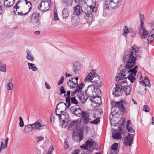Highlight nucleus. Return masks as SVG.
Here are the masks:
<instances>
[{
    "instance_id": "obj_1",
    "label": "nucleus",
    "mask_w": 154,
    "mask_h": 154,
    "mask_svg": "<svg viewBox=\"0 0 154 154\" xmlns=\"http://www.w3.org/2000/svg\"><path fill=\"white\" fill-rule=\"evenodd\" d=\"M96 1H95L92 3L91 5L90 6H87L84 10L82 9V8H83V5L82 6L81 5L79 4L76 5L74 8V13L76 16H79L82 13L85 14V18L88 23H91L93 20V16L94 14L97 10V7L96 6Z\"/></svg>"
},
{
    "instance_id": "obj_2",
    "label": "nucleus",
    "mask_w": 154,
    "mask_h": 154,
    "mask_svg": "<svg viewBox=\"0 0 154 154\" xmlns=\"http://www.w3.org/2000/svg\"><path fill=\"white\" fill-rule=\"evenodd\" d=\"M138 68L137 66H135L133 69L121 70L118 75L116 77V80L119 81L120 80L128 78L131 82L133 83L136 79L135 76Z\"/></svg>"
},
{
    "instance_id": "obj_3",
    "label": "nucleus",
    "mask_w": 154,
    "mask_h": 154,
    "mask_svg": "<svg viewBox=\"0 0 154 154\" xmlns=\"http://www.w3.org/2000/svg\"><path fill=\"white\" fill-rule=\"evenodd\" d=\"M136 50L133 47L130 52H126V51H125L122 57L123 61L126 63L124 69H133L132 67L135 65L137 57L134 55H136Z\"/></svg>"
},
{
    "instance_id": "obj_4",
    "label": "nucleus",
    "mask_w": 154,
    "mask_h": 154,
    "mask_svg": "<svg viewBox=\"0 0 154 154\" xmlns=\"http://www.w3.org/2000/svg\"><path fill=\"white\" fill-rule=\"evenodd\" d=\"M132 88L131 85H128L127 81H122L119 84H116L115 87L113 89L112 94L115 97H118L122 95V91H124L127 96L129 94Z\"/></svg>"
},
{
    "instance_id": "obj_5",
    "label": "nucleus",
    "mask_w": 154,
    "mask_h": 154,
    "mask_svg": "<svg viewBox=\"0 0 154 154\" xmlns=\"http://www.w3.org/2000/svg\"><path fill=\"white\" fill-rule=\"evenodd\" d=\"M96 70H93L91 72H90L85 78L84 81L85 82L89 81L91 82H94L96 84V85H95V86L99 87L102 84L101 82L100 81L98 82L99 81L96 79L92 81L93 78L99 76L96 73Z\"/></svg>"
},
{
    "instance_id": "obj_6",
    "label": "nucleus",
    "mask_w": 154,
    "mask_h": 154,
    "mask_svg": "<svg viewBox=\"0 0 154 154\" xmlns=\"http://www.w3.org/2000/svg\"><path fill=\"white\" fill-rule=\"evenodd\" d=\"M40 15L38 12H35L32 13L30 19V23L35 28H37L39 26Z\"/></svg>"
},
{
    "instance_id": "obj_7",
    "label": "nucleus",
    "mask_w": 154,
    "mask_h": 154,
    "mask_svg": "<svg viewBox=\"0 0 154 154\" xmlns=\"http://www.w3.org/2000/svg\"><path fill=\"white\" fill-rule=\"evenodd\" d=\"M95 143L94 141H93L92 139H89L85 142V144H83L81 146V148L84 149H87L88 150L89 152H92L93 149L90 148Z\"/></svg>"
},
{
    "instance_id": "obj_8",
    "label": "nucleus",
    "mask_w": 154,
    "mask_h": 154,
    "mask_svg": "<svg viewBox=\"0 0 154 154\" xmlns=\"http://www.w3.org/2000/svg\"><path fill=\"white\" fill-rule=\"evenodd\" d=\"M111 103L113 107H117L119 110L123 113L125 112L126 109L124 106L122 100L119 102L112 101Z\"/></svg>"
},
{
    "instance_id": "obj_9",
    "label": "nucleus",
    "mask_w": 154,
    "mask_h": 154,
    "mask_svg": "<svg viewBox=\"0 0 154 154\" xmlns=\"http://www.w3.org/2000/svg\"><path fill=\"white\" fill-rule=\"evenodd\" d=\"M135 134H131L130 133L128 134V136L124 138L126 141L124 142V145L125 146H130L132 143V141Z\"/></svg>"
},
{
    "instance_id": "obj_10",
    "label": "nucleus",
    "mask_w": 154,
    "mask_h": 154,
    "mask_svg": "<svg viewBox=\"0 0 154 154\" xmlns=\"http://www.w3.org/2000/svg\"><path fill=\"white\" fill-rule=\"evenodd\" d=\"M122 4V0H110V5L111 8H116L119 7Z\"/></svg>"
},
{
    "instance_id": "obj_11",
    "label": "nucleus",
    "mask_w": 154,
    "mask_h": 154,
    "mask_svg": "<svg viewBox=\"0 0 154 154\" xmlns=\"http://www.w3.org/2000/svg\"><path fill=\"white\" fill-rule=\"evenodd\" d=\"M83 131L82 130L81 131V130H80V132H77V135H75V131H73L72 136V138L73 140L77 141V140L75 139L76 138H79V141H78L79 142H80L81 140H82L83 137Z\"/></svg>"
},
{
    "instance_id": "obj_12",
    "label": "nucleus",
    "mask_w": 154,
    "mask_h": 154,
    "mask_svg": "<svg viewBox=\"0 0 154 154\" xmlns=\"http://www.w3.org/2000/svg\"><path fill=\"white\" fill-rule=\"evenodd\" d=\"M95 88V86L94 85H91L89 86L87 89L85 90V93L87 96H89L90 98L91 97L90 96V94L91 93H94V90Z\"/></svg>"
},
{
    "instance_id": "obj_13",
    "label": "nucleus",
    "mask_w": 154,
    "mask_h": 154,
    "mask_svg": "<svg viewBox=\"0 0 154 154\" xmlns=\"http://www.w3.org/2000/svg\"><path fill=\"white\" fill-rule=\"evenodd\" d=\"M33 129L40 130L46 128L47 126L42 125L38 121H37L35 123L32 124Z\"/></svg>"
},
{
    "instance_id": "obj_14",
    "label": "nucleus",
    "mask_w": 154,
    "mask_h": 154,
    "mask_svg": "<svg viewBox=\"0 0 154 154\" xmlns=\"http://www.w3.org/2000/svg\"><path fill=\"white\" fill-rule=\"evenodd\" d=\"M115 132L112 133V137L114 139L121 140L122 137L121 135L122 134V133H121V132L118 130L115 129Z\"/></svg>"
},
{
    "instance_id": "obj_15",
    "label": "nucleus",
    "mask_w": 154,
    "mask_h": 154,
    "mask_svg": "<svg viewBox=\"0 0 154 154\" xmlns=\"http://www.w3.org/2000/svg\"><path fill=\"white\" fill-rule=\"evenodd\" d=\"M93 97H90V100L92 103H95L100 104V103H101V98L100 96H94V94H92Z\"/></svg>"
},
{
    "instance_id": "obj_16",
    "label": "nucleus",
    "mask_w": 154,
    "mask_h": 154,
    "mask_svg": "<svg viewBox=\"0 0 154 154\" xmlns=\"http://www.w3.org/2000/svg\"><path fill=\"white\" fill-rule=\"evenodd\" d=\"M81 65L78 62H75L73 64L72 70L75 73L78 72L80 69Z\"/></svg>"
},
{
    "instance_id": "obj_17",
    "label": "nucleus",
    "mask_w": 154,
    "mask_h": 154,
    "mask_svg": "<svg viewBox=\"0 0 154 154\" xmlns=\"http://www.w3.org/2000/svg\"><path fill=\"white\" fill-rule=\"evenodd\" d=\"M148 33V31L145 28L143 29H139V33L140 35H142V39L145 38L147 37Z\"/></svg>"
},
{
    "instance_id": "obj_18",
    "label": "nucleus",
    "mask_w": 154,
    "mask_h": 154,
    "mask_svg": "<svg viewBox=\"0 0 154 154\" xmlns=\"http://www.w3.org/2000/svg\"><path fill=\"white\" fill-rule=\"evenodd\" d=\"M15 1V0H4V5L6 7H10L14 5Z\"/></svg>"
},
{
    "instance_id": "obj_19",
    "label": "nucleus",
    "mask_w": 154,
    "mask_h": 154,
    "mask_svg": "<svg viewBox=\"0 0 154 154\" xmlns=\"http://www.w3.org/2000/svg\"><path fill=\"white\" fill-rule=\"evenodd\" d=\"M8 139L9 138H7L6 139L5 141V143L4 145H3V142L1 141V144L0 146V153H1L2 149H5L7 147Z\"/></svg>"
},
{
    "instance_id": "obj_20",
    "label": "nucleus",
    "mask_w": 154,
    "mask_h": 154,
    "mask_svg": "<svg viewBox=\"0 0 154 154\" xmlns=\"http://www.w3.org/2000/svg\"><path fill=\"white\" fill-rule=\"evenodd\" d=\"M62 14L63 18L66 19L68 17L69 15V12L68 10L66 8L63 9L62 11Z\"/></svg>"
},
{
    "instance_id": "obj_21",
    "label": "nucleus",
    "mask_w": 154,
    "mask_h": 154,
    "mask_svg": "<svg viewBox=\"0 0 154 154\" xmlns=\"http://www.w3.org/2000/svg\"><path fill=\"white\" fill-rule=\"evenodd\" d=\"M77 94V96L78 97L79 99L81 100V103H84L85 102V100L84 99H83V98L84 97V94H83L82 91H78Z\"/></svg>"
},
{
    "instance_id": "obj_22",
    "label": "nucleus",
    "mask_w": 154,
    "mask_h": 154,
    "mask_svg": "<svg viewBox=\"0 0 154 154\" xmlns=\"http://www.w3.org/2000/svg\"><path fill=\"white\" fill-rule=\"evenodd\" d=\"M139 82L142 84H144L145 85H147L150 83V81L149 80L148 78L146 76H145L144 80L142 79V81L140 79Z\"/></svg>"
},
{
    "instance_id": "obj_23",
    "label": "nucleus",
    "mask_w": 154,
    "mask_h": 154,
    "mask_svg": "<svg viewBox=\"0 0 154 154\" xmlns=\"http://www.w3.org/2000/svg\"><path fill=\"white\" fill-rule=\"evenodd\" d=\"M23 1H24L26 4H28V3H29L30 5H31V2L29 1H28L27 0H20L19 1L17 2V3L16 4V5L14 7V8H15L16 9V11H17V10L19 8H20V6H18V5L19 4V3L21 2H22Z\"/></svg>"
},
{
    "instance_id": "obj_24",
    "label": "nucleus",
    "mask_w": 154,
    "mask_h": 154,
    "mask_svg": "<svg viewBox=\"0 0 154 154\" xmlns=\"http://www.w3.org/2000/svg\"><path fill=\"white\" fill-rule=\"evenodd\" d=\"M26 52L27 53L26 56L27 59L31 61H33L34 60V57L32 55L30 51L29 50H27L26 51Z\"/></svg>"
},
{
    "instance_id": "obj_25",
    "label": "nucleus",
    "mask_w": 154,
    "mask_h": 154,
    "mask_svg": "<svg viewBox=\"0 0 154 154\" xmlns=\"http://www.w3.org/2000/svg\"><path fill=\"white\" fill-rule=\"evenodd\" d=\"M75 15H76L74 14H74L72 15V25L74 26H76L78 25L79 22L78 20H76L75 19V18L74 17V16Z\"/></svg>"
},
{
    "instance_id": "obj_26",
    "label": "nucleus",
    "mask_w": 154,
    "mask_h": 154,
    "mask_svg": "<svg viewBox=\"0 0 154 154\" xmlns=\"http://www.w3.org/2000/svg\"><path fill=\"white\" fill-rule=\"evenodd\" d=\"M78 122L77 120H75L71 122L68 126V128L70 129V128L73 127L74 128L77 127L78 125Z\"/></svg>"
},
{
    "instance_id": "obj_27",
    "label": "nucleus",
    "mask_w": 154,
    "mask_h": 154,
    "mask_svg": "<svg viewBox=\"0 0 154 154\" xmlns=\"http://www.w3.org/2000/svg\"><path fill=\"white\" fill-rule=\"evenodd\" d=\"M59 115H60L61 117H63L64 118L66 119V125L67 124V123L66 120L67 119V121H68V118L69 117V116H68L67 113L66 112H65L64 111L61 110L60 111V113Z\"/></svg>"
},
{
    "instance_id": "obj_28",
    "label": "nucleus",
    "mask_w": 154,
    "mask_h": 154,
    "mask_svg": "<svg viewBox=\"0 0 154 154\" xmlns=\"http://www.w3.org/2000/svg\"><path fill=\"white\" fill-rule=\"evenodd\" d=\"M94 96H97L100 95L101 93V91L99 89L98 87L95 86V88L94 90Z\"/></svg>"
},
{
    "instance_id": "obj_29",
    "label": "nucleus",
    "mask_w": 154,
    "mask_h": 154,
    "mask_svg": "<svg viewBox=\"0 0 154 154\" xmlns=\"http://www.w3.org/2000/svg\"><path fill=\"white\" fill-rule=\"evenodd\" d=\"M32 125V124H29L25 126V130L27 132H29L32 131V129H33Z\"/></svg>"
},
{
    "instance_id": "obj_30",
    "label": "nucleus",
    "mask_w": 154,
    "mask_h": 154,
    "mask_svg": "<svg viewBox=\"0 0 154 154\" xmlns=\"http://www.w3.org/2000/svg\"><path fill=\"white\" fill-rule=\"evenodd\" d=\"M82 111L81 110V108H76L73 114H75L76 116L78 117H80L81 116V113H82Z\"/></svg>"
},
{
    "instance_id": "obj_31",
    "label": "nucleus",
    "mask_w": 154,
    "mask_h": 154,
    "mask_svg": "<svg viewBox=\"0 0 154 154\" xmlns=\"http://www.w3.org/2000/svg\"><path fill=\"white\" fill-rule=\"evenodd\" d=\"M72 1V0H63V2L66 7L71 6Z\"/></svg>"
},
{
    "instance_id": "obj_32",
    "label": "nucleus",
    "mask_w": 154,
    "mask_h": 154,
    "mask_svg": "<svg viewBox=\"0 0 154 154\" xmlns=\"http://www.w3.org/2000/svg\"><path fill=\"white\" fill-rule=\"evenodd\" d=\"M118 148V144L117 143H115L111 146L109 150L113 151H117V150Z\"/></svg>"
},
{
    "instance_id": "obj_33",
    "label": "nucleus",
    "mask_w": 154,
    "mask_h": 154,
    "mask_svg": "<svg viewBox=\"0 0 154 154\" xmlns=\"http://www.w3.org/2000/svg\"><path fill=\"white\" fill-rule=\"evenodd\" d=\"M0 71L5 72H6L5 65L2 64V62L1 61H0Z\"/></svg>"
},
{
    "instance_id": "obj_34",
    "label": "nucleus",
    "mask_w": 154,
    "mask_h": 154,
    "mask_svg": "<svg viewBox=\"0 0 154 154\" xmlns=\"http://www.w3.org/2000/svg\"><path fill=\"white\" fill-rule=\"evenodd\" d=\"M42 2H44V7L46 10H48L50 8V5L48 2L43 0L42 1Z\"/></svg>"
},
{
    "instance_id": "obj_35",
    "label": "nucleus",
    "mask_w": 154,
    "mask_h": 154,
    "mask_svg": "<svg viewBox=\"0 0 154 154\" xmlns=\"http://www.w3.org/2000/svg\"><path fill=\"white\" fill-rule=\"evenodd\" d=\"M83 83L84 82H83L81 84H80L79 85H76V89H75L77 90H78V91L81 90L83 86L85 85Z\"/></svg>"
},
{
    "instance_id": "obj_36",
    "label": "nucleus",
    "mask_w": 154,
    "mask_h": 154,
    "mask_svg": "<svg viewBox=\"0 0 154 154\" xmlns=\"http://www.w3.org/2000/svg\"><path fill=\"white\" fill-rule=\"evenodd\" d=\"M70 102L72 103L77 104L78 103V101L76 100L75 97L70 98Z\"/></svg>"
},
{
    "instance_id": "obj_37",
    "label": "nucleus",
    "mask_w": 154,
    "mask_h": 154,
    "mask_svg": "<svg viewBox=\"0 0 154 154\" xmlns=\"http://www.w3.org/2000/svg\"><path fill=\"white\" fill-rule=\"evenodd\" d=\"M13 87L14 85L12 82H9V83L7 84V89L9 90H10L12 89L13 88Z\"/></svg>"
},
{
    "instance_id": "obj_38",
    "label": "nucleus",
    "mask_w": 154,
    "mask_h": 154,
    "mask_svg": "<svg viewBox=\"0 0 154 154\" xmlns=\"http://www.w3.org/2000/svg\"><path fill=\"white\" fill-rule=\"evenodd\" d=\"M153 40H154V37L152 35H151L150 33L147 39L148 43H150Z\"/></svg>"
},
{
    "instance_id": "obj_39",
    "label": "nucleus",
    "mask_w": 154,
    "mask_h": 154,
    "mask_svg": "<svg viewBox=\"0 0 154 154\" xmlns=\"http://www.w3.org/2000/svg\"><path fill=\"white\" fill-rule=\"evenodd\" d=\"M74 78H72L71 79H70L68 81L67 84L68 86L71 87V88H75V86H73V85H72L71 80L74 79Z\"/></svg>"
},
{
    "instance_id": "obj_40",
    "label": "nucleus",
    "mask_w": 154,
    "mask_h": 154,
    "mask_svg": "<svg viewBox=\"0 0 154 154\" xmlns=\"http://www.w3.org/2000/svg\"><path fill=\"white\" fill-rule=\"evenodd\" d=\"M70 97H66V103L68 104L67 108L69 109V107L71 106V103L70 102Z\"/></svg>"
},
{
    "instance_id": "obj_41",
    "label": "nucleus",
    "mask_w": 154,
    "mask_h": 154,
    "mask_svg": "<svg viewBox=\"0 0 154 154\" xmlns=\"http://www.w3.org/2000/svg\"><path fill=\"white\" fill-rule=\"evenodd\" d=\"M108 0H106L105 5H104V8L105 9L108 10L109 7L110 6V3H109Z\"/></svg>"
},
{
    "instance_id": "obj_42",
    "label": "nucleus",
    "mask_w": 154,
    "mask_h": 154,
    "mask_svg": "<svg viewBox=\"0 0 154 154\" xmlns=\"http://www.w3.org/2000/svg\"><path fill=\"white\" fill-rule=\"evenodd\" d=\"M54 19L55 20H59L57 14V12L56 9L54 11Z\"/></svg>"
},
{
    "instance_id": "obj_43",
    "label": "nucleus",
    "mask_w": 154,
    "mask_h": 154,
    "mask_svg": "<svg viewBox=\"0 0 154 154\" xmlns=\"http://www.w3.org/2000/svg\"><path fill=\"white\" fill-rule=\"evenodd\" d=\"M59 91L60 92V95L63 94H65L66 93V91H65L64 87L63 86H62L60 88H59Z\"/></svg>"
},
{
    "instance_id": "obj_44",
    "label": "nucleus",
    "mask_w": 154,
    "mask_h": 154,
    "mask_svg": "<svg viewBox=\"0 0 154 154\" xmlns=\"http://www.w3.org/2000/svg\"><path fill=\"white\" fill-rule=\"evenodd\" d=\"M143 110L146 112H148L149 111V108L148 106L145 105L143 106Z\"/></svg>"
},
{
    "instance_id": "obj_45",
    "label": "nucleus",
    "mask_w": 154,
    "mask_h": 154,
    "mask_svg": "<svg viewBox=\"0 0 154 154\" xmlns=\"http://www.w3.org/2000/svg\"><path fill=\"white\" fill-rule=\"evenodd\" d=\"M81 116L82 118L85 117V116H89V115L86 112H83L82 111V112L81 113Z\"/></svg>"
},
{
    "instance_id": "obj_46",
    "label": "nucleus",
    "mask_w": 154,
    "mask_h": 154,
    "mask_svg": "<svg viewBox=\"0 0 154 154\" xmlns=\"http://www.w3.org/2000/svg\"><path fill=\"white\" fill-rule=\"evenodd\" d=\"M76 108H75V106H72L69 109L70 112H71L72 114H74V113L75 110Z\"/></svg>"
},
{
    "instance_id": "obj_47",
    "label": "nucleus",
    "mask_w": 154,
    "mask_h": 154,
    "mask_svg": "<svg viewBox=\"0 0 154 154\" xmlns=\"http://www.w3.org/2000/svg\"><path fill=\"white\" fill-rule=\"evenodd\" d=\"M64 77L63 76H62L61 78V79L58 82V85H59L62 84L64 81Z\"/></svg>"
},
{
    "instance_id": "obj_48",
    "label": "nucleus",
    "mask_w": 154,
    "mask_h": 154,
    "mask_svg": "<svg viewBox=\"0 0 154 154\" xmlns=\"http://www.w3.org/2000/svg\"><path fill=\"white\" fill-rule=\"evenodd\" d=\"M5 10L4 8L2 7L0 8V16H1L2 17L5 12Z\"/></svg>"
},
{
    "instance_id": "obj_49",
    "label": "nucleus",
    "mask_w": 154,
    "mask_h": 154,
    "mask_svg": "<svg viewBox=\"0 0 154 154\" xmlns=\"http://www.w3.org/2000/svg\"><path fill=\"white\" fill-rule=\"evenodd\" d=\"M59 104H62V105L61 106V107H63L64 108H65V109H64V111L66 110L67 107V105L66 103H64L63 102H61L59 103Z\"/></svg>"
},
{
    "instance_id": "obj_50",
    "label": "nucleus",
    "mask_w": 154,
    "mask_h": 154,
    "mask_svg": "<svg viewBox=\"0 0 154 154\" xmlns=\"http://www.w3.org/2000/svg\"><path fill=\"white\" fill-rule=\"evenodd\" d=\"M137 79L138 82L140 79L141 81L142 80L141 73L140 72H139L137 73Z\"/></svg>"
},
{
    "instance_id": "obj_51",
    "label": "nucleus",
    "mask_w": 154,
    "mask_h": 154,
    "mask_svg": "<svg viewBox=\"0 0 154 154\" xmlns=\"http://www.w3.org/2000/svg\"><path fill=\"white\" fill-rule=\"evenodd\" d=\"M128 131L131 133H134L135 132V130L132 128L129 127V128L127 129Z\"/></svg>"
},
{
    "instance_id": "obj_52",
    "label": "nucleus",
    "mask_w": 154,
    "mask_h": 154,
    "mask_svg": "<svg viewBox=\"0 0 154 154\" xmlns=\"http://www.w3.org/2000/svg\"><path fill=\"white\" fill-rule=\"evenodd\" d=\"M28 65L29 66L28 68L29 69H32L33 68V67H34V66H35L34 64L29 63H28Z\"/></svg>"
},
{
    "instance_id": "obj_53",
    "label": "nucleus",
    "mask_w": 154,
    "mask_h": 154,
    "mask_svg": "<svg viewBox=\"0 0 154 154\" xmlns=\"http://www.w3.org/2000/svg\"><path fill=\"white\" fill-rule=\"evenodd\" d=\"M124 32L125 34H127L129 32L127 26H125L124 28Z\"/></svg>"
},
{
    "instance_id": "obj_54",
    "label": "nucleus",
    "mask_w": 154,
    "mask_h": 154,
    "mask_svg": "<svg viewBox=\"0 0 154 154\" xmlns=\"http://www.w3.org/2000/svg\"><path fill=\"white\" fill-rule=\"evenodd\" d=\"M54 149L52 146H51V148L49 149V151L46 154H52L53 149Z\"/></svg>"
},
{
    "instance_id": "obj_55",
    "label": "nucleus",
    "mask_w": 154,
    "mask_h": 154,
    "mask_svg": "<svg viewBox=\"0 0 154 154\" xmlns=\"http://www.w3.org/2000/svg\"><path fill=\"white\" fill-rule=\"evenodd\" d=\"M90 120L91 119L89 118H87V119L85 118V119H83V122L85 124H88Z\"/></svg>"
},
{
    "instance_id": "obj_56",
    "label": "nucleus",
    "mask_w": 154,
    "mask_h": 154,
    "mask_svg": "<svg viewBox=\"0 0 154 154\" xmlns=\"http://www.w3.org/2000/svg\"><path fill=\"white\" fill-rule=\"evenodd\" d=\"M29 11H28L27 12L25 13V14H23V12L21 11L20 12H17L18 13V15H20L21 16H23L24 15H26L29 12Z\"/></svg>"
},
{
    "instance_id": "obj_57",
    "label": "nucleus",
    "mask_w": 154,
    "mask_h": 154,
    "mask_svg": "<svg viewBox=\"0 0 154 154\" xmlns=\"http://www.w3.org/2000/svg\"><path fill=\"white\" fill-rule=\"evenodd\" d=\"M35 151L38 154H41V149L39 148L36 147L35 148Z\"/></svg>"
},
{
    "instance_id": "obj_58",
    "label": "nucleus",
    "mask_w": 154,
    "mask_h": 154,
    "mask_svg": "<svg viewBox=\"0 0 154 154\" xmlns=\"http://www.w3.org/2000/svg\"><path fill=\"white\" fill-rule=\"evenodd\" d=\"M44 137L40 136L37 137L36 138L37 143H38L39 141L42 140L44 139Z\"/></svg>"
},
{
    "instance_id": "obj_59",
    "label": "nucleus",
    "mask_w": 154,
    "mask_h": 154,
    "mask_svg": "<svg viewBox=\"0 0 154 154\" xmlns=\"http://www.w3.org/2000/svg\"><path fill=\"white\" fill-rule=\"evenodd\" d=\"M140 21L143 20L144 19V16L141 13L139 14Z\"/></svg>"
},
{
    "instance_id": "obj_60",
    "label": "nucleus",
    "mask_w": 154,
    "mask_h": 154,
    "mask_svg": "<svg viewBox=\"0 0 154 154\" xmlns=\"http://www.w3.org/2000/svg\"><path fill=\"white\" fill-rule=\"evenodd\" d=\"M140 21V26H141V29H143L145 28V27L143 25L144 24V23L143 21V20Z\"/></svg>"
},
{
    "instance_id": "obj_61",
    "label": "nucleus",
    "mask_w": 154,
    "mask_h": 154,
    "mask_svg": "<svg viewBox=\"0 0 154 154\" xmlns=\"http://www.w3.org/2000/svg\"><path fill=\"white\" fill-rule=\"evenodd\" d=\"M94 121V124L97 125L100 122V120L99 118H97Z\"/></svg>"
},
{
    "instance_id": "obj_62",
    "label": "nucleus",
    "mask_w": 154,
    "mask_h": 154,
    "mask_svg": "<svg viewBox=\"0 0 154 154\" xmlns=\"http://www.w3.org/2000/svg\"><path fill=\"white\" fill-rule=\"evenodd\" d=\"M45 86L46 88L48 89H50L51 88V86L48 84L47 82H45Z\"/></svg>"
},
{
    "instance_id": "obj_63",
    "label": "nucleus",
    "mask_w": 154,
    "mask_h": 154,
    "mask_svg": "<svg viewBox=\"0 0 154 154\" xmlns=\"http://www.w3.org/2000/svg\"><path fill=\"white\" fill-rule=\"evenodd\" d=\"M118 131H119L121 132V133H122L123 132L125 131H124L122 129V127L121 126H118Z\"/></svg>"
},
{
    "instance_id": "obj_64",
    "label": "nucleus",
    "mask_w": 154,
    "mask_h": 154,
    "mask_svg": "<svg viewBox=\"0 0 154 154\" xmlns=\"http://www.w3.org/2000/svg\"><path fill=\"white\" fill-rule=\"evenodd\" d=\"M80 151L79 149H75L73 152L72 153V154H79Z\"/></svg>"
}]
</instances>
